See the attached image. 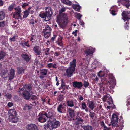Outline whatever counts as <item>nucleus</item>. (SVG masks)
Instances as JSON below:
<instances>
[{"label": "nucleus", "instance_id": "nucleus-27", "mask_svg": "<svg viewBox=\"0 0 130 130\" xmlns=\"http://www.w3.org/2000/svg\"><path fill=\"white\" fill-rule=\"evenodd\" d=\"M20 45L23 48H25V46L27 47H29L30 45L29 43H27L26 42V41H22L21 43H20Z\"/></svg>", "mask_w": 130, "mask_h": 130}, {"label": "nucleus", "instance_id": "nucleus-53", "mask_svg": "<svg viewBox=\"0 0 130 130\" xmlns=\"http://www.w3.org/2000/svg\"><path fill=\"white\" fill-rule=\"evenodd\" d=\"M16 37L15 36H13L12 38H10L9 39L11 41H15Z\"/></svg>", "mask_w": 130, "mask_h": 130}, {"label": "nucleus", "instance_id": "nucleus-38", "mask_svg": "<svg viewBox=\"0 0 130 130\" xmlns=\"http://www.w3.org/2000/svg\"><path fill=\"white\" fill-rule=\"evenodd\" d=\"M110 96L109 95H104L102 98L103 101L107 102Z\"/></svg>", "mask_w": 130, "mask_h": 130}, {"label": "nucleus", "instance_id": "nucleus-56", "mask_svg": "<svg viewBox=\"0 0 130 130\" xmlns=\"http://www.w3.org/2000/svg\"><path fill=\"white\" fill-rule=\"evenodd\" d=\"M76 120L79 122H82L83 121V120L80 117H77L76 118Z\"/></svg>", "mask_w": 130, "mask_h": 130}, {"label": "nucleus", "instance_id": "nucleus-54", "mask_svg": "<svg viewBox=\"0 0 130 130\" xmlns=\"http://www.w3.org/2000/svg\"><path fill=\"white\" fill-rule=\"evenodd\" d=\"M60 54V53L59 52H57V51L55 52L54 53V55L56 56H59Z\"/></svg>", "mask_w": 130, "mask_h": 130}, {"label": "nucleus", "instance_id": "nucleus-20", "mask_svg": "<svg viewBox=\"0 0 130 130\" xmlns=\"http://www.w3.org/2000/svg\"><path fill=\"white\" fill-rule=\"evenodd\" d=\"M45 128L46 130H52L54 128L53 127L52 122L49 123L45 126Z\"/></svg>", "mask_w": 130, "mask_h": 130}, {"label": "nucleus", "instance_id": "nucleus-21", "mask_svg": "<svg viewBox=\"0 0 130 130\" xmlns=\"http://www.w3.org/2000/svg\"><path fill=\"white\" fill-rule=\"evenodd\" d=\"M109 84L110 85V86L109 87H110V84L109 83H106V84H103V83L102 82V84H100V92L102 93H104V91H105V87L103 85H105L106 84ZM109 88H110V89H111V88L109 87Z\"/></svg>", "mask_w": 130, "mask_h": 130}, {"label": "nucleus", "instance_id": "nucleus-14", "mask_svg": "<svg viewBox=\"0 0 130 130\" xmlns=\"http://www.w3.org/2000/svg\"><path fill=\"white\" fill-rule=\"evenodd\" d=\"M130 12L123 11L121 15L124 19L126 20H129L130 19Z\"/></svg>", "mask_w": 130, "mask_h": 130}, {"label": "nucleus", "instance_id": "nucleus-24", "mask_svg": "<svg viewBox=\"0 0 130 130\" xmlns=\"http://www.w3.org/2000/svg\"><path fill=\"white\" fill-rule=\"evenodd\" d=\"M88 106L89 108L92 110L94 107V104L93 101H89L88 103Z\"/></svg>", "mask_w": 130, "mask_h": 130}, {"label": "nucleus", "instance_id": "nucleus-29", "mask_svg": "<svg viewBox=\"0 0 130 130\" xmlns=\"http://www.w3.org/2000/svg\"><path fill=\"white\" fill-rule=\"evenodd\" d=\"M61 2L68 5L70 6L72 4V2L69 0H61Z\"/></svg>", "mask_w": 130, "mask_h": 130}, {"label": "nucleus", "instance_id": "nucleus-32", "mask_svg": "<svg viewBox=\"0 0 130 130\" xmlns=\"http://www.w3.org/2000/svg\"><path fill=\"white\" fill-rule=\"evenodd\" d=\"M84 130H92L93 128L92 126L89 125L85 126L84 127Z\"/></svg>", "mask_w": 130, "mask_h": 130}, {"label": "nucleus", "instance_id": "nucleus-49", "mask_svg": "<svg viewBox=\"0 0 130 130\" xmlns=\"http://www.w3.org/2000/svg\"><path fill=\"white\" fill-rule=\"evenodd\" d=\"M28 5L29 4H28L25 3H23L22 6L23 8H25V7L28 6Z\"/></svg>", "mask_w": 130, "mask_h": 130}, {"label": "nucleus", "instance_id": "nucleus-3", "mask_svg": "<svg viewBox=\"0 0 130 130\" xmlns=\"http://www.w3.org/2000/svg\"><path fill=\"white\" fill-rule=\"evenodd\" d=\"M119 115L113 114L111 119V125L113 127L116 128L115 130H122L124 126L123 122L121 121L119 118Z\"/></svg>", "mask_w": 130, "mask_h": 130}, {"label": "nucleus", "instance_id": "nucleus-37", "mask_svg": "<svg viewBox=\"0 0 130 130\" xmlns=\"http://www.w3.org/2000/svg\"><path fill=\"white\" fill-rule=\"evenodd\" d=\"M107 102L108 103L109 105H112L113 102L112 98L110 96Z\"/></svg>", "mask_w": 130, "mask_h": 130}, {"label": "nucleus", "instance_id": "nucleus-4", "mask_svg": "<svg viewBox=\"0 0 130 130\" xmlns=\"http://www.w3.org/2000/svg\"><path fill=\"white\" fill-rule=\"evenodd\" d=\"M31 89V86L30 84L25 85L23 88L21 89L19 91V93L20 95H23L24 98L28 99L31 96L29 92Z\"/></svg>", "mask_w": 130, "mask_h": 130}, {"label": "nucleus", "instance_id": "nucleus-19", "mask_svg": "<svg viewBox=\"0 0 130 130\" xmlns=\"http://www.w3.org/2000/svg\"><path fill=\"white\" fill-rule=\"evenodd\" d=\"M15 70L14 69H11L10 70V74L8 75L9 76V79L11 80L12 79L14 76Z\"/></svg>", "mask_w": 130, "mask_h": 130}, {"label": "nucleus", "instance_id": "nucleus-12", "mask_svg": "<svg viewBox=\"0 0 130 130\" xmlns=\"http://www.w3.org/2000/svg\"><path fill=\"white\" fill-rule=\"evenodd\" d=\"M47 118L45 113H40L38 115V120L40 122L43 123L46 121Z\"/></svg>", "mask_w": 130, "mask_h": 130}, {"label": "nucleus", "instance_id": "nucleus-59", "mask_svg": "<svg viewBox=\"0 0 130 130\" xmlns=\"http://www.w3.org/2000/svg\"><path fill=\"white\" fill-rule=\"evenodd\" d=\"M21 57H29L28 55L26 53L22 54L21 55Z\"/></svg>", "mask_w": 130, "mask_h": 130}, {"label": "nucleus", "instance_id": "nucleus-18", "mask_svg": "<svg viewBox=\"0 0 130 130\" xmlns=\"http://www.w3.org/2000/svg\"><path fill=\"white\" fill-rule=\"evenodd\" d=\"M69 111V113L71 118H73L75 116V111L74 110L70 108L68 109Z\"/></svg>", "mask_w": 130, "mask_h": 130}, {"label": "nucleus", "instance_id": "nucleus-64", "mask_svg": "<svg viewBox=\"0 0 130 130\" xmlns=\"http://www.w3.org/2000/svg\"><path fill=\"white\" fill-rule=\"evenodd\" d=\"M35 37L34 36V35H33L32 36V37L30 38V40L31 41H32V40H34L35 39L34 38V37Z\"/></svg>", "mask_w": 130, "mask_h": 130}, {"label": "nucleus", "instance_id": "nucleus-35", "mask_svg": "<svg viewBox=\"0 0 130 130\" xmlns=\"http://www.w3.org/2000/svg\"><path fill=\"white\" fill-rule=\"evenodd\" d=\"M41 71L40 72L41 74L42 75H46L47 72V70L45 69L41 70Z\"/></svg>", "mask_w": 130, "mask_h": 130}, {"label": "nucleus", "instance_id": "nucleus-2", "mask_svg": "<svg viewBox=\"0 0 130 130\" xmlns=\"http://www.w3.org/2000/svg\"><path fill=\"white\" fill-rule=\"evenodd\" d=\"M98 76L100 77H102L101 81L103 84L106 83H109L110 85L111 89L113 88L116 85V80L111 74H105L104 72L100 71L98 73Z\"/></svg>", "mask_w": 130, "mask_h": 130}, {"label": "nucleus", "instance_id": "nucleus-9", "mask_svg": "<svg viewBox=\"0 0 130 130\" xmlns=\"http://www.w3.org/2000/svg\"><path fill=\"white\" fill-rule=\"evenodd\" d=\"M45 115L46 116V118L49 119V121L51 122H53L56 120V119L55 118L53 112L51 111H48L45 113Z\"/></svg>", "mask_w": 130, "mask_h": 130}, {"label": "nucleus", "instance_id": "nucleus-58", "mask_svg": "<svg viewBox=\"0 0 130 130\" xmlns=\"http://www.w3.org/2000/svg\"><path fill=\"white\" fill-rule=\"evenodd\" d=\"M111 14L113 15H115L116 14V12L114 10H112L111 12Z\"/></svg>", "mask_w": 130, "mask_h": 130}, {"label": "nucleus", "instance_id": "nucleus-6", "mask_svg": "<svg viewBox=\"0 0 130 130\" xmlns=\"http://www.w3.org/2000/svg\"><path fill=\"white\" fill-rule=\"evenodd\" d=\"M45 12L41 13L39 16L42 18L44 19L45 21H48L50 20L53 14L52 10L50 7H45Z\"/></svg>", "mask_w": 130, "mask_h": 130}, {"label": "nucleus", "instance_id": "nucleus-23", "mask_svg": "<svg viewBox=\"0 0 130 130\" xmlns=\"http://www.w3.org/2000/svg\"><path fill=\"white\" fill-rule=\"evenodd\" d=\"M73 8L76 11H78L79 12L80 9L81 8V7L78 4H73L72 5Z\"/></svg>", "mask_w": 130, "mask_h": 130}, {"label": "nucleus", "instance_id": "nucleus-60", "mask_svg": "<svg viewBox=\"0 0 130 130\" xmlns=\"http://www.w3.org/2000/svg\"><path fill=\"white\" fill-rule=\"evenodd\" d=\"M77 31H78V30H76L75 31H73L72 32V34L73 35H74L75 36H77Z\"/></svg>", "mask_w": 130, "mask_h": 130}, {"label": "nucleus", "instance_id": "nucleus-11", "mask_svg": "<svg viewBox=\"0 0 130 130\" xmlns=\"http://www.w3.org/2000/svg\"><path fill=\"white\" fill-rule=\"evenodd\" d=\"M95 51V48L90 47L86 49L84 51V52L86 56L92 55Z\"/></svg>", "mask_w": 130, "mask_h": 130}, {"label": "nucleus", "instance_id": "nucleus-33", "mask_svg": "<svg viewBox=\"0 0 130 130\" xmlns=\"http://www.w3.org/2000/svg\"><path fill=\"white\" fill-rule=\"evenodd\" d=\"M5 17V13L3 11H0V20H3Z\"/></svg>", "mask_w": 130, "mask_h": 130}, {"label": "nucleus", "instance_id": "nucleus-40", "mask_svg": "<svg viewBox=\"0 0 130 130\" xmlns=\"http://www.w3.org/2000/svg\"><path fill=\"white\" fill-rule=\"evenodd\" d=\"M81 109L84 110L86 108V105L85 102H83L82 104Z\"/></svg>", "mask_w": 130, "mask_h": 130}, {"label": "nucleus", "instance_id": "nucleus-57", "mask_svg": "<svg viewBox=\"0 0 130 130\" xmlns=\"http://www.w3.org/2000/svg\"><path fill=\"white\" fill-rule=\"evenodd\" d=\"M7 105L8 107H10L13 105V104L12 102H9L8 104Z\"/></svg>", "mask_w": 130, "mask_h": 130}, {"label": "nucleus", "instance_id": "nucleus-63", "mask_svg": "<svg viewBox=\"0 0 130 130\" xmlns=\"http://www.w3.org/2000/svg\"><path fill=\"white\" fill-rule=\"evenodd\" d=\"M31 99H32L35 100L37 99V97L35 95H33L31 97Z\"/></svg>", "mask_w": 130, "mask_h": 130}, {"label": "nucleus", "instance_id": "nucleus-15", "mask_svg": "<svg viewBox=\"0 0 130 130\" xmlns=\"http://www.w3.org/2000/svg\"><path fill=\"white\" fill-rule=\"evenodd\" d=\"M72 84L74 87L78 89L81 88L83 86V84L81 82L75 81L72 83Z\"/></svg>", "mask_w": 130, "mask_h": 130}, {"label": "nucleus", "instance_id": "nucleus-30", "mask_svg": "<svg viewBox=\"0 0 130 130\" xmlns=\"http://www.w3.org/2000/svg\"><path fill=\"white\" fill-rule=\"evenodd\" d=\"M67 104L70 107H73L74 105V103H73V101L68 100L67 101Z\"/></svg>", "mask_w": 130, "mask_h": 130}, {"label": "nucleus", "instance_id": "nucleus-16", "mask_svg": "<svg viewBox=\"0 0 130 130\" xmlns=\"http://www.w3.org/2000/svg\"><path fill=\"white\" fill-rule=\"evenodd\" d=\"M27 130H38L37 126L34 124H30L27 126Z\"/></svg>", "mask_w": 130, "mask_h": 130}, {"label": "nucleus", "instance_id": "nucleus-46", "mask_svg": "<svg viewBox=\"0 0 130 130\" xmlns=\"http://www.w3.org/2000/svg\"><path fill=\"white\" fill-rule=\"evenodd\" d=\"M89 83L88 82L84 81V82L83 85L84 87L86 88L88 86Z\"/></svg>", "mask_w": 130, "mask_h": 130}, {"label": "nucleus", "instance_id": "nucleus-45", "mask_svg": "<svg viewBox=\"0 0 130 130\" xmlns=\"http://www.w3.org/2000/svg\"><path fill=\"white\" fill-rule=\"evenodd\" d=\"M100 125L102 127H104V128H107L106 126L104 123L103 121L100 122Z\"/></svg>", "mask_w": 130, "mask_h": 130}, {"label": "nucleus", "instance_id": "nucleus-50", "mask_svg": "<svg viewBox=\"0 0 130 130\" xmlns=\"http://www.w3.org/2000/svg\"><path fill=\"white\" fill-rule=\"evenodd\" d=\"M95 113L94 112H90L89 116L91 118H93L95 115Z\"/></svg>", "mask_w": 130, "mask_h": 130}, {"label": "nucleus", "instance_id": "nucleus-62", "mask_svg": "<svg viewBox=\"0 0 130 130\" xmlns=\"http://www.w3.org/2000/svg\"><path fill=\"white\" fill-rule=\"evenodd\" d=\"M24 59L27 62L29 61L30 60L29 57H24Z\"/></svg>", "mask_w": 130, "mask_h": 130}, {"label": "nucleus", "instance_id": "nucleus-61", "mask_svg": "<svg viewBox=\"0 0 130 130\" xmlns=\"http://www.w3.org/2000/svg\"><path fill=\"white\" fill-rule=\"evenodd\" d=\"M57 43L60 46H61L62 45V43L61 40L58 41Z\"/></svg>", "mask_w": 130, "mask_h": 130}, {"label": "nucleus", "instance_id": "nucleus-8", "mask_svg": "<svg viewBox=\"0 0 130 130\" xmlns=\"http://www.w3.org/2000/svg\"><path fill=\"white\" fill-rule=\"evenodd\" d=\"M51 29L48 25H46L45 29H43V32L44 33V36L46 39L48 38L51 35Z\"/></svg>", "mask_w": 130, "mask_h": 130}, {"label": "nucleus", "instance_id": "nucleus-48", "mask_svg": "<svg viewBox=\"0 0 130 130\" xmlns=\"http://www.w3.org/2000/svg\"><path fill=\"white\" fill-rule=\"evenodd\" d=\"M76 16L78 20H80V19L82 15L80 13H76Z\"/></svg>", "mask_w": 130, "mask_h": 130}, {"label": "nucleus", "instance_id": "nucleus-43", "mask_svg": "<svg viewBox=\"0 0 130 130\" xmlns=\"http://www.w3.org/2000/svg\"><path fill=\"white\" fill-rule=\"evenodd\" d=\"M6 23L5 21L0 22V27H3L5 26Z\"/></svg>", "mask_w": 130, "mask_h": 130}, {"label": "nucleus", "instance_id": "nucleus-44", "mask_svg": "<svg viewBox=\"0 0 130 130\" xmlns=\"http://www.w3.org/2000/svg\"><path fill=\"white\" fill-rule=\"evenodd\" d=\"M4 96L7 99H11V96L10 94L9 93H7V94H6Z\"/></svg>", "mask_w": 130, "mask_h": 130}, {"label": "nucleus", "instance_id": "nucleus-51", "mask_svg": "<svg viewBox=\"0 0 130 130\" xmlns=\"http://www.w3.org/2000/svg\"><path fill=\"white\" fill-rule=\"evenodd\" d=\"M49 49L48 48H47L45 50V55H48L50 54L49 52Z\"/></svg>", "mask_w": 130, "mask_h": 130}, {"label": "nucleus", "instance_id": "nucleus-34", "mask_svg": "<svg viewBox=\"0 0 130 130\" xmlns=\"http://www.w3.org/2000/svg\"><path fill=\"white\" fill-rule=\"evenodd\" d=\"M14 9L15 11V12H17L20 13H21L22 12L21 8L19 6L16 7L14 8Z\"/></svg>", "mask_w": 130, "mask_h": 130}, {"label": "nucleus", "instance_id": "nucleus-28", "mask_svg": "<svg viewBox=\"0 0 130 130\" xmlns=\"http://www.w3.org/2000/svg\"><path fill=\"white\" fill-rule=\"evenodd\" d=\"M15 6L16 4L15 3H12L9 6L8 9V11H12L13 9L15 8L14 7Z\"/></svg>", "mask_w": 130, "mask_h": 130}, {"label": "nucleus", "instance_id": "nucleus-39", "mask_svg": "<svg viewBox=\"0 0 130 130\" xmlns=\"http://www.w3.org/2000/svg\"><path fill=\"white\" fill-rule=\"evenodd\" d=\"M37 20L36 19H32L30 20L29 21V24H30L34 25L35 24V22L36 23L37 22Z\"/></svg>", "mask_w": 130, "mask_h": 130}, {"label": "nucleus", "instance_id": "nucleus-36", "mask_svg": "<svg viewBox=\"0 0 130 130\" xmlns=\"http://www.w3.org/2000/svg\"><path fill=\"white\" fill-rule=\"evenodd\" d=\"M127 22H126L124 26V28L128 30L129 28V20H126Z\"/></svg>", "mask_w": 130, "mask_h": 130}, {"label": "nucleus", "instance_id": "nucleus-10", "mask_svg": "<svg viewBox=\"0 0 130 130\" xmlns=\"http://www.w3.org/2000/svg\"><path fill=\"white\" fill-rule=\"evenodd\" d=\"M66 105L65 103H61L59 104L57 107V110L60 113H63L66 111Z\"/></svg>", "mask_w": 130, "mask_h": 130}, {"label": "nucleus", "instance_id": "nucleus-31", "mask_svg": "<svg viewBox=\"0 0 130 130\" xmlns=\"http://www.w3.org/2000/svg\"><path fill=\"white\" fill-rule=\"evenodd\" d=\"M23 13H24L23 18H26L29 14V12L27 10L24 11Z\"/></svg>", "mask_w": 130, "mask_h": 130}, {"label": "nucleus", "instance_id": "nucleus-47", "mask_svg": "<svg viewBox=\"0 0 130 130\" xmlns=\"http://www.w3.org/2000/svg\"><path fill=\"white\" fill-rule=\"evenodd\" d=\"M38 102L34 101L32 102V103L30 104V105L32 106H35L37 104H38Z\"/></svg>", "mask_w": 130, "mask_h": 130}, {"label": "nucleus", "instance_id": "nucleus-55", "mask_svg": "<svg viewBox=\"0 0 130 130\" xmlns=\"http://www.w3.org/2000/svg\"><path fill=\"white\" fill-rule=\"evenodd\" d=\"M57 36L56 35H54L53 37H52L51 39V40L52 42H53L54 40H55V38H56V37Z\"/></svg>", "mask_w": 130, "mask_h": 130}, {"label": "nucleus", "instance_id": "nucleus-22", "mask_svg": "<svg viewBox=\"0 0 130 130\" xmlns=\"http://www.w3.org/2000/svg\"><path fill=\"white\" fill-rule=\"evenodd\" d=\"M17 73L19 74H23L24 72L25 69L22 67H18L17 68Z\"/></svg>", "mask_w": 130, "mask_h": 130}, {"label": "nucleus", "instance_id": "nucleus-1", "mask_svg": "<svg viewBox=\"0 0 130 130\" xmlns=\"http://www.w3.org/2000/svg\"><path fill=\"white\" fill-rule=\"evenodd\" d=\"M66 9L65 7L61 8L59 10V14L57 15L56 18V22L58 24L59 26L62 28L65 27L67 24V20L68 19L66 13H62L65 11Z\"/></svg>", "mask_w": 130, "mask_h": 130}, {"label": "nucleus", "instance_id": "nucleus-25", "mask_svg": "<svg viewBox=\"0 0 130 130\" xmlns=\"http://www.w3.org/2000/svg\"><path fill=\"white\" fill-rule=\"evenodd\" d=\"M53 127L54 128H56L60 126V122L58 121H56L52 122Z\"/></svg>", "mask_w": 130, "mask_h": 130}, {"label": "nucleus", "instance_id": "nucleus-7", "mask_svg": "<svg viewBox=\"0 0 130 130\" xmlns=\"http://www.w3.org/2000/svg\"><path fill=\"white\" fill-rule=\"evenodd\" d=\"M9 119L10 121L13 123H15L17 122L18 118L16 117V112L14 109H11L9 111Z\"/></svg>", "mask_w": 130, "mask_h": 130}, {"label": "nucleus", "instance_id": "nucleus-42", "mask_svg": "<svg viewBox=\"0 0 130 130\" xmlns=\"http://www.w3.org/2000/svg\"><path fill=\"white\" fill-rule=\"evenodd\" d=\"M64 97L62 95H60L58 96V100L59 101H61L63 100Z\"/></svg>", "mask_w": 130, "mask_h": 130}, {"label": "nucleus", "instance_id": "nucleus-13", "mask_svg": "<svg viewBox=\"0 0 130 130\" xmlns=\"http://www.w3.org/2000/svg\"><path fill=\"white\" fill-rule=\"evenodd\" d=\"M33 50L34 53L37 55H41V50L40 47L36 45L34 46Z\"/></svg>", "mask_w": 130, "mask_h": 130}, {"label": "nucleus", "instance_id": "nucleus-41", "mask_svg": "<svg viewBox=\"0 0 130 130\" xmlns=\"http://www.w3.org/2000/svg\"><path fill=\"white\" fill-rule=\"evenodd\" d=\"M6 54V52L3 51H0V57H4Z\"/></svg>", "mask_w": 130, "mask_h": 130}, {"label": "nucleus", "instance_id": "nucleus-5", "mask_svg": "<svg viewBox=\"0 0 130 130\" xmlns=\"http://www.w3.org/2000/svg\"><path fill=\"white\" fill-rule=\"evenodd\" d=\"M76 60L73 59L72 61L70 62L69 67L66 69V74L68 77H71L75 73L76 66Z\"/></svg>", "mask_w": 130, "mask_h": 130}, {"label": "nucleus", "instance_id": "nucleus-52", "mask_svg": "<svg viewBox=\"0 0 130 130\" xmlns=\"http://www.w3.org/2000/svg\"><path fill=\"white\" fill-rule=\"evenodd\" d=\"M25 107H27L29 109H31L32 108V106L30 104V105H29L27 104H26L25 105Z\"/></svg>", "mask_w": 130, "mask_h": 130}, {"label": "nucleus", "instance_id": "nucleus-17", "mask_svg": "<svg viewBox=\"0 0 130 130\" xmlns=\"http://www.w3.org/2000/svg\"><path fill=\"white\" fill-rule=\"evenodd\" d=\"M21 13L18 12H14L13 15V18L17 19H21L22 20V18H21Z\"/></svg>", "mask_w": 130, "mask_h": 130}, {"label": "nucleus", "instance_id": "nucleus-26", "mask_svg": "<svg viewBox=\"0 0 130 130\" xmlns=\"http://www.w3.org/2000/svg\"><path fill=\"white\" fill-rule=\"evenodd\" d=\"M8 70H2L1 71V74L4 76V77H7L9 75Z\"/></svg>", "mask_w": 130, "mask_h": 130}]
</instances>
